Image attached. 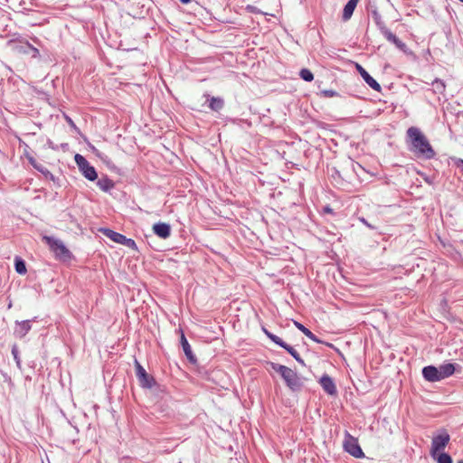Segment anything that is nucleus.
Here are the masks:
<instances>
[{
	"label": "nucleus",
	"mask_w": 463,
	"mask_h": 463,
	"mask_svg": "<svg viewBox=\"0 0 463 463\" xmlns=\"http://www.w3.org/2000/svg\"><path fill=\"white\" fill-rule=\"evenodd\" d=\"M406 134L409 150L417 157L421 159H431L435 156L434 149L420 128L411 127L407 129Z\"/></svg>",
	"instance_id": "f257e3e1"
},
{
	"label": "nucleus",
	"mask_w": 463,
	"mask_h": 463,
	"mask_svg": "<svg viewBox=\"0 0 463 463\" xmlns=\"http://www.w3.org/2000/svg\"><path fill=\"white\" fill-rule=\"evenodd\" d=\"M272 368L281 375L287 386L290 390H292L293 392H297L302 388V378L298 376L297 373L294 372L292 369H290L288 366L278 364H272Z\"/></svg>",
	"instance_id": "f03ea898"
},
{
	"label": "nucleus",
	"mask_w": 463,
	"mask_h": 463,
	"mask_svg": "<svg viewBox=\"0 0 463 463\" xmlns=\"http://www.w3.org/2000/svg\"><path fill=\"white\" fill-rule=\"evenodd\" d=\"M43 240L48 244L57 259L61 260H68L71 259V251L61 240L47 235L43 236Z\"/></svg>",
	"instance_id": "7ed1b4c3"
},
{
	"label": "nucleus",
	"mask_w": 463,
	"mask_h": 463,
	"mask_svg": "<svg viewBox=\"0 0 463 463\" xmlns=\"http://www.w3.org/2000/svg\"><path fill=\"white\" fill-rule=\"evenodd\" d=\"M343 446H344V449L347 453H349L351 456H353L356 458H362L364 457V454L358 443L357 439L353 437L347 431L345 434V439H344Z\"/></svg>",
	"instance_id": "20e7f679"
},
{
	"label": "nucleus",
	"mask_w": 463,
	"mask_h": 463,
	"mask_svg": "<svg viewBox=\"0 0 463 463\" xmlns=\"http://www.w3.org/2000/svg\"><path fill=\"white\" fill-rule=\"evenodd\" d=\"M449 439L450 437L446 430H442L438 435L434 436L431 441L430 455L435 458L439 452L446 448Z\"/></svg>",
	"instance_id": "39448f33"
},
{
	"label": "nucleus",
	"mask_w": 463,
	"mask_h": 463,
	"mask_svg": "<svg viewBox=\"0 0 463 463\" xmlns=\"http://www.w3.org/2000/svg\"><path fill=\"white\" fill-rule=\"evenodd\" d=\"M136 375L139 384L143 388L151 389L156 381L153 376L149 375L137 360H135Z\"/></svg>",
	"instance_id": "423d86ee"
},
{
	"label": "nucleus",
	"mask_w": 463,
	"mask_h": 463,
	"mask_svg": "<svg viewBox=\"0 0 463 463\" xmlns=\"http://www.w3.org/2000/svg\"><path fill=\"white\" fill-rule=\"evenodd\" d=\"M263 332L273 343L287 350V352L290 354L294 357V359L299 355L298 353L291 345L285 343L280 337L270 333L265 328H263Z\"/></svg>",
	"instance_id": "0eeeda50"
},
{
	"label": "nucleus",
	"mask_w": 463,
	"mask_h": 463,
	"mask_svg": "<svg viewBox=\"0 0 463 463\" xmlns=\"http://www.w3.org/2000/svg\"><path fill=\"white\" fill-rule=\"evenodd\" d=\"M356 70L363 80L374 90L381 91V85L364 69V67L356 63Z\"/></svg>",
	"instance_id": "6e6552de"
},
{
	"label": "nucleus",
	"mask_w": 463,
	"mask_h": 463,
	"mask_svg": "<svg viewBox=\"0 0 463 463\" xmlns=\"http://www.w3.org/2000/svg\"><path fill=\"white\" fill-rule=\"evenodd\" d=\"M31 322V320L16 321L14 330V335L18 338L24 337L32 328Z\"/></svg>",
	"instance_id": "1a4fd4ad"
},
{
	"label": "nucleus",
	"mask_w": 463,
	"mask_h": 463,
	"mask_svg": "<svg viewBox=\"0 0 463 463\" xmlns=\"http://www.w3.org/2000/svg\"><path fill=\"white\" fill-rule=\"evenodd\" d=\"M152 230L154 233L161 239H167L171 235V227L165 222L155 223Z\"/></svg>",
	"instance_id": "9d476101"
},
{
	"label": "nucleus",
	"mask_w": 463,
	"mask_h": 463,
	"mask_svg": "<svg viewBox=\"0 0 463 463\" xmlns=\"http://www.w3.org/2000/svg\"><path fill=\"white\" fill-rule=\"evenodd\" d=\"M422 375L426 381L430 383L441 381L439 374L438 367L434 365L425 366L422 369Z\"/></svg>",
	"instance_id": "9b49d317"
},
{
	"label": "nucleus",
	"mask_w": 463,
	"mask_h": 463,
	"mask_svg": "<svg viewBox=\"0 0 463 463\" xmlns=\"http://www.w3.org/2000/svg\"><path fill=\"white\" fill-rule=\"evenodd\" d=\"M320 385L322 386L323 390L329 395H335L336 391V386L333 381V379L327 375L324 374L319 381Z\"/></svg>",
	"instance_id": "f8f14e48"
},
{
	"label": "nucleus",
	"mask_w": 463,
	"mask_h": 463,
	"mask_svg": "<svg viewBox=\"0 0 463 463\" xmlns=\"http://www.w3.org/2000/svg\"><path fill=\"white\" fill-rule=\"evenodd\" d=\"M99 232L103 235H105L107 238L110 239L111 241H113L114 242H117L118 244H122L123 241L126 237L125 235L118 233L117 232H114L108 228H100Z\"/></svg>",
	"instance_id": "ddd939ff"
},
{
	"label": "nucleus",
	"mask_w": 463,
	"mask_h": 463,
	"mask_svg": "<svg viewBox=\"0 0 463 463\" xmlns=\"http://www.w3.org/2000/svg\"><path fill=\"white\" fill-rule=\"evenodd\" d=\"M180 342L186 358L193 364L196 363V357L193 354L191 346L184 333L181 334Z\"/></svg>",
	"instance_id": "4468645a"
},
{
	"label": "nucleus",
	"mask_w": 463,
	"mask_h": 463,
	"mask_svg": "<svg viewBox=\"0 0 463 463\" xmlns=\"http://www.w3.org/2000/svg\"><path fill=\"white\" fill-rule=\"evenodd\" d=\"M382 34L389 41L393 43L398 49L404 50L406 44L402 42L394 33H392L388 28L384 30Z\"/></svg>",
	"instance_id": "2eb2a0df"
},
{
	"label": "nucleus",
	"mask_w": 463,
	"mask_h": 463,
	"mask_svg": "<svg viewBox=\"0 0 463 463\" xmlns=\"http://www.w3.org/2000/svg\"><path fill=\"white\" fill-rule=\"evenodd\" d=\"M438 370L440 379L443 380L451 376L454 373L456 367L454 364L447 363L439 365Z\"/></svg>",
	"instance_id": "dca6fc26"
},
{
	"label": "nucleus",
	"mask_w": 463,
	"mask_h": 463,
	"mask_svg": "<svg viewBox=\"0 0 463 463\" xmlns=\"http://www.w3.org/2000/svg\"><path fill=\"white\" fill-rule=\"evenodd\" d=\"M358 1L359 0H349L346 3L343 10L342 17L344 21H348L352 17L354 11L358 4Z\"/></svg>",
	"instance_id": "f3484780"
},
{
	"label": "nucleus",
	"mask_w": 463,
	"mask_h": 463,
	"mask_svg": "<svg viewBox=\"0 0 463 463\" xmlns=\"http://www.w3.org/2000/svg\"><path fill=\"white\" fill-rule=\"evenodd\" d=\"M80 171L84 175V177L90 181H94L98 177L95 168L91 166L90 163H88L84 167L80 168Z\"/></svg>",
	"instance_id": "a211bd4d"
},
{
	"label": "nucleus",
	"mask_w": 463,
	"mask_h": 463,
	"mask_svg": "<svg viewBox=\"0 0 463 463\" xmlns=\"http://www.w3.org/2000/svg\"><path fill=\"white\" fill-rule=\"evenodd\" d=\"M295 326L300 330L306 336H307L309 339H311L314 342L321 343V341L305 326H303L301 323L298 321H294Z\"/></svg>",
	"instance_id": "6ab92c4d"
},
{
	"label": "nucleus",
	"mask_w": 463,
	"mask_h": 463,
	"mask_svg": "<svg viewBox=\"0 0 463 463\" xmlns=\"http://www.w3.org/2000/svg\"><path fill=\"white\" fill-rule=\"evenodd\" d=\"M372 17L381 33L387 29L381 14L377 10H373L372 12Z\"/></svg>",
	"instance_id": "aec40b11"
},
{
	"label": "nucleus",
	"mask_w": 463,
	"mask_h": 463,
	"mask_svg": "<svg viewBox=\"0 0 463 463\" xmlns=\"http://www.w3.org/2000/svg\"><path fill=\"white\" fill-rule=\"evenodd\" d=\"M98 186L104 192H109L114 187V183L108 177L99 179L97 183Z\"/></svg>",
	"instance_id": "412c9836"
},
{
	"label": "nucleus",
	"mask_w": 463,
	"mask_h": 463,
	"mask_svg": "<svg viewBox=\"0 0 463 463\" xmlns=\"http://www.w3.org/2000/svg\"><path fill=\"white\" fill-rule=\"evenodd\" d=\"M432 90L437 94H443L446 89L444 81L440 79H435L432 83Z\"/></svg>",
	"instance_id": "4be33fe9"
},
{
	"label": "nucleus",
	"mask_w": 463,
	"mask_h": 463,
	"mask_svg": "<svg viewBox=\"0 0 463 463\" xmlns=\"http://www.w3.org/2000/svg\"><path fill=\"white\" fill-rule=\"evenodd\" d=\"M32 165H33V167L38 170L39 172H41L42 174H43L46 177H49L51 178L52 180H53V175L46 168L44 167L43 165H38L34 162V160L31 159L30 160Z\"/></svg>",
	"instance_id": "5701e85b"
},
{
	"label": "nucleus",
	"mask_w": 463,
	"mask_h": 463,
	"mask_svg": "<svg viewBox=\"0 0 463 463\" xmlns=\"http://www.w3.org/2000/svg\"><path fill=\"white\" fill-rule=\"evenodd\" d=\"M209 107L214 110V111H218L220 110L222 107H223V100L222 99H219V98H212L211 100H210V104H209Z\"/></svg>",
	"instance_id": "b1692460"
},
{
	"label": "nucleus",
	"mask_w": 463,
	"mask_h": 463,
	"mask_svg": "<svg viewBox=\"0 0 463 463\" xmlns=\"http://www.w3.org/2000/svg\"><path fill=\"white\" fill-rule=\"evenodd\" d=\"M299 76L303 80L307 81V82H310L314 80V75L311 72V71L308 69H302L299 71Z\"/></svg>",
	"instance_id": "393cba45"
},
{
	"label": "nucleus",
	"mask_w": 463,
	"mask_h": 463,
	"mask_svg": "<svg viewBox=\"0 0 463 463\" xmlns=\"http://www.w3.org/2000/svg\"><path fill=\"white\" fill-rule=\"evenodd\" d=\"M15 270L19 274H24L26 272L25 262L19 258H16L14 263Z\"/></svg>",
	"instance_id": "a878e982"
},
{
	"label": "nucleus",
	"mask_w": 463,
	"mask_h": 463,
	"mask_svg": "<svg viewBox=\"0 0 463 463\" xmlns=\"http://www.w3.org/2000/svg\"><path fill=\"white\" fill-rule=\"evenodd\" d=\"M438 463H452V458L448 453H438L434 458Z\"/></svg>",
	"instance_id": "bb28decb"
},
{
	"label": "nucleus",
	"mask_w": 463,
	"mask_h": 463,
	"mask_svg": "<svg viewBox=\"0 0 463 463\" xmlns=\"http://www.w3.org/2000/svg\"><path fill=\"white\" fill-rule=\"evenodd\" d=\"M12 354L14 356V359L15 361V364H16L17 367L19 369H22V361H21V358L19 356V351H18V348H17L16 345H14L12 347Z\"/></svg>",
	"instance_id": "cd10ccee"
},
{
	"label": "nucleus",
	"mask_w": 463,
	"mask_h": 463,
	"mask_svg": "<svg viewBox=\"0 0 463 463\" xmlns=\"http://www.w3.org/2000/svg\"><path fill=\"white\" fill-rule=\"evenodd\" d=\"M74 160L79 167V169L84 167L89 162L87 161V159L80 155V154H76L75 156H74Z\"/></svg>",
	"instance_id": "c85d7f7f"
},
{
	"label": "nucleus",
	"mask_w": 463,
	"mask_h": 463,
	"mask_svg": "<svg viewBox=\"0 0 463 463\" xmlns=\"http://www.w3.org/2000/svg\"><path fill=\"white\" fill-rule=\"evenodd\" d=\"M122 245H124V246H126L128 248H130L132 250H137V246L136 241L134 240L130 239V238L125 237Z\"/></svg>",
	"instance_id": "c756f323"
},
{
	"label": "nucleus",
	"mask_w": 463,
	"mask_h": 463,
	"mask_svg": "<svg viewBox=\"0 0 463 463\" xmlns=\"http://www.w3.org/2000/svg\"><path fill=\"white\" fill-rule=\"evenodd\" d=\"M93 152L99 156L103 162H107L108 156L103 155L101 152L97 150L95 147H92Z\"/></svg>",
	"instance_id": "7c9ffc66"
},
{
	"label": "nucleus",
	"mask_w": 463,
	"mask_h": 463,
	"mask_svg": "<svg viewBox=\"0 0 463 463\" xmlns=\"http://www.w3.org/2000/svg\"><path fill=\"white\" fill-rule=\"evenodd\" d=\"M323 94L326 96V97H334L335 96L337 93L335 91V90H324L323 91Z\"/></svg>",
	"instance_id": "2f4dec72"
},
{
	"label": "nucleus",
	"mask_w": 463,
	"mask_h": 463,
	"mask_svg": "<svg viewBox=\"0 0 463 463\" xmlns=\"http://www.w3.org/2000/svg\"><path fill=\"white\" fill-rule=\"evenodd\" d=\"M26 48H27V49H29V50H32V51L34 52V54H33V55H35L36 53H38V50H37L36 48L33 47V46H32L31 44H29L28 43H26Z\"/></svg>",
	"instance_id": "473e14b6"
},
{
	"label": "nucleus",
	"mask_w": 463,
	"mask_h": 463,
	"mask_svg": "<svg viewBox=\"0 0 463 463\" xmlns=\"http://www.w3.org/2000/svg\"><path fill=\"white\" fill-rule=\"evenodd\" d=\"M295 360L298 363H299L300 364L305 365V363H304L303 359L299 355L298 357H296Z\"/></svg>",
	"instance_id": "72a5a7b5"
},
{
	"label": "nucleus",
	"mask_w": 463,
	"mask_h": 463,
	"mask_svg": "<svg viewBox=\"0 0 463 463\" xmlns=\"http://www.w3.org/2000/svg\"><path fill=\"white\" fill-rule=\"evenodd\" d=\"M457 165L458 166H460V167H463V160L462 159H459L457 163Z\"/></svg>",
	"instance_id": "f704fd0d"
},
{
	"label": "nucleus",
	"mask_w": 463,
	"mask_h": 463,
	"mask_svg": "<svg viewBox=\"0 0 463 463\" xmlns=\"http://www.w3.org/2000/svg\"><path fill=\"white\" fill-rule=\"evenodd\" d=\"M362 222L368 227L372 228V226L364 220V219H362Z\"/></svg>",
	"instance_id": "c9c22d12"
},
{
	"label": "nucleus",
	"mask_w": 463,
	"mask_h": 463,
	"mask_svg": "<svg viewBox=\"0 0 463 463\" xmlns=\"http://www.w3.org/2000/svg\"><path fill=\"white\" fill-rule=\"evenodd\" d=\"M182 4H188L191 0H179Z\"/></svg>",
	"instance_id": "e433bc0d"
},
{
	"label": "nucleus",
	"mask_w": 463,
	"mask_h": 463,
	"mask_svg": "<svg viewBox=\"0 0 463 463\" xmlns=\"http://www.w3.org/2000/svg\"><path fill=\"white\" fill-rule=\"evenodd\" d=\"M325 211L327 212V213H331L332 212V210L329 207H326Z\"/></svg>",
	"instance_id": "4c0bfd02"
},
{
	"label": "nucleus",
	"mask_w": 463,
	"mask_h": 463,
	"mask_svg": "<svg viewBox=\"0 0 463 463\" xmlns=\"http://www.w3.org/2000/svg\"><path fill=\"white\" fill-rule=\"evenodd\" d=\"M68 121H69V124H71V126H74V124H73L71 119L69 118Z\"/></svg>",
	"instance_id": "58836bf2"
},
{
	"label": "nucleus",
	"mask_w": 463,
	"mask_h": 463,
	"mask_svg": "<svg viewBox=\"0 0 463 463\" xmlns=\"http://www.w3.org/2000/svg\"><path fill=\"white\" fill-rule=\"evenodd\" d=\"M458 463H463V460H459Z\"/></svg>",
	"instance_id": "ea45409f"
},
{
	"label": "nucleus",
	"mask_w": 463,
	"mask_h": 463,
	"mask_svg": "<svg viewBox=\"0 0 463 463\" xmlns=\"http://www.w3.org/2000/svg\"><path fill=\"white\" fill-rule=\"evenodd\" d=\"M461 3H463V0H459Z\"/></svg>",
	"instance_id": "a19ab883"
}]
</instances>
